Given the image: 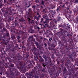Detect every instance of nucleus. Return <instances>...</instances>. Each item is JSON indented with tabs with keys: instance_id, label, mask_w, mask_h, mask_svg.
Segmentation results:
<instances>
[{
	"instance_id": "obj_1",
	"label": "nucleus",
	"mask_w": 78,
	"mask_h": 78,
	"mask_svg": "<svg viewBox=\"0 0 78 78\" xmlns=\"http://www.w3.org/2000/svg\"><path fill=\"white\" fill-rule=\"evenodd\" d=\"M44 18H41L40 21V25H41V28L43 30H46L47 27L48 30H51V28H53L55 27V24L56 25L58 21L56 20H54L53 21H51L50 23L51 27L49 26L48 21L47 20H46L44 21Z\"/></svg>"
},
{
	"instance_id": "obj_2",
	"label": "nucleus",
	"mask_w": 78,
	"mask_h": 78,
	"mask_svg": "<svg viewBox=\"0 0 78 78\" xmlns=\"http://www.w3.org/2000/svg\"><path fill=\"white\" fill-rule=\"evenodd\" d=\"M38 59L39 60L41 64H42V66L41 67V66L40 65H37L36 66V67H34V70H37L38 72H41H41H42L43 75H45V73L46 72L45 69H46V64L45 63V62L44 61V58L41 57V56L38 55Z\"/></svg>"
},
{
	"instance_id": "obj_3",
	"label": "nucleus",
	"mask_w": 78,
	"mask_h": 78,
	"mask_svg": "<svg viewBox=\"0 0 78 78\" xmlns=\"http://www.w3.org/2000/svg\"><path fill=\"white\" fill-rule=\"evenodd\" d=\"M18 62L20 66H21L22 69L23 68V66H25V65H27L29 69H30V68H31V67H33V64L31 62H30L29 64H28L27 62L23 63L20 60L18 59Z\"/></svg>"
},
{
	"instance_id": "obj_4",
	"label": "nucleus",
	"mask_w": 78,
	"mask_h": 78,
	"mask_svg": "<svg viewBox=\"0 0 78 78\" xmlns=\"http://www.w3.org/2000/svg\"><path fill=\"white\" fill-rule=\"evenodd\" d=\"M27 75L28 78H39L36 74V72L34 71L29 73Z\"/></svg>"
},
{
	"instance_id": "obj_5",
	"label": "nucleus",
	"mask_w": 78,
	"mask_h": 78,
	"mask_svg": "<svg viewBox=\"0 0 78 78\" xmlns=\"http://www.w3.org/2000/svg\"><path fill=\"white\" fill-rule=\"evenodd\" d=\"M43 57L47 65L50 66H53V63L51 62L50 58H49L48 59L47 57V55H43Z\"/></svg>"
},
{
	"instance_id": "obj_6",
	"label": "nucleus",
	"mask_w": 78,
	"mask_h": 78,
	"mask_svg": "<svg viewBox=\"0 0 78 78\" xmlns=\"http://www.w3.org/2000/svg\"><path fill=\"white\" fill-rule=\"evenodd\" d=\"M58 27H61L63 30H68L70 28V26L68 24H66V23H62L58 25Z\"/></svg>"
},
{
	"instance_id": "obj_7",
	"label": "nucleus",
	"mask_w": 78,
	"mask_h": 78,
	"mask_svg": "<svg viewBox=\"0 0 78 78\" xmlns=\"http://www.w3.org/2000/svg\"><path fill=\"white\" fill-rule=\"evenodd\" d=\"M34 50L35 52H34V59L35 61H37V60L39 59L38 57V55H37V51H38V49L36 47H34Z\"/></svg>"
},
{
	"instance_id": "obj_8",
	"label": "nucleus",
	"mask_w": 78,
	"mask_h": 78,
	"mask_svg": "<svg viewBox=\"0 0 78 78\" xmlns=\"http://www.w3.org/2000/svg\"><path fill=\"white\" fill-rule=\"evenodd\" d=\"M41 15H40L38 12H37V14L36 16H34V20H36L37 21L39 22V19H41Z\"/></svg>"
},
{
	"instance_id": "obj_9",
	"label": "nucleus",
	"mask_w": 78,
	"mask_h": 78,
	"mask_svg": "<svg viewBox=\"0 0 78 78\" xmlns=\"http://www.w3.org/2000/svg\"><path fill=\"white\" fill-rule=\"evenodd\" d=\"M33 18L32 16L30 17H27V20L28 25H30V24H32V25L34 24V21L33 20H31L30 18Z\"/></svg>"
},
{
	"instance_id": "obj_10",
	"label": "nucleus",
	"mask_w": 78,
	"mask_h": 78,
	"mask_svg": "<svg viewBox=\"0 0 78 78\" xmlns=\"http://www.w3.org/2000/svg\"><path fill=\"white\" fill-rule=\"evenodd\" d=\"M28 14L27 15V17H32L33 16V12L32 11V9L29 8L28 10Z\"/></svg>"
},
{
	"instance_id": "obj_11",
	"label": "nucleus",
	"mask_w": 78,
	"mask_h": 78,
	"mask_svg": "<svg viewBox=\"0 0 78 78\" xmlns=\"http://www.w3.org/2000/svg\"><path fill=\"white\" fill-rule=\"evenodd\" d=\"M8 64L9 65V67H13L14 66V65L13 64H12L11 63H8H8H4L3 64V65L4 66H5V68H6L7 67H9L8 66Z\"/></svg>"
},
{
	"instance_id": "obj_12",
	"label": "nucleus",
	"mask_w": 78,
	"mask_h": 78,
	"mask_svg": "<svg viewBox=\"0 0 78 78\" xmlns=\"http://www.w3.org/2000/svg\"><path fill=\"white\" fill-rule=\"evenodd\" d=\"M34 43L36 45L37 48H38L39 51H41V49L42 48V46L41 45L39 44V43L37 42L34 41Z\"/></svg>"
},
{
	"instance_id": "obj_13",
	"label": "nucleus",
	"mask_w": 78,
	"mask_h": 78,
	"mask_svg": "<svg viewBox=\"0 0 78 78\" xmlns=\"http://www.w3.org/2000/svg\"><path fill=\"white\" fill-rule=\"evenodd\" d=\"M70 47L69 48H68L67 47V46L66 45L65 46V48L66 49V50H69V49L72 50H73V44H72V43H70V44L69 45Z\"/></svg>"
},
{
	"instance_id": "obj_14",
	"label": "nucleus",
	"mask_w": 78,
	"mask_h": 78,
	"mask_svg": "<svg viewBox=\"0 0 78 78\" xmlns=\"http://www.w3.org/2000/svg\"><path fill=\"white\" fill-rule=\"evenodd\" d=\"M67 33V31L66 30H63V32H62L61 33V35L62 36V37H64V38H65L66 37V33Z\"/></svg>"
},
{
	"instance_id": "obj_15",
	"label": "nucleus",
	"mask_w": 78,
	"mask_h": 78,
	"mask_svg": "<svg viewBox=\"0 0 78 78\" xmlns=\"http://www.w3.org/2000/svg\"><path fill=\"white\" fill-rule=\"evenodd\" d=\"M2 10L3 12H5L4 14V16L5 17H6V16L8 15V11H5V7L2 8Z\"/></svg>"
},
{
	"instance_id": "obj_16",
	"label": "nucleus",
	"mask_w": 78,
	"mask_h": 78,
	"mask_svg": "<svg viewBox=\"0 0 78 78\" xmlns=\"http://www.w3.org/2000/svg\"><path fill=\"white\" fill-rule=\"evenodd\" d=\"M41 2L40 4V7L41 9L44 8V6H45L44 5V3H45V1H44L43 0H41Z\"/></svg>"
},
{
	"instance_id": "obj_17",
	"label": "nucleus",
	"mask_w": 78,
	"mask_h": 78,
	"mask_svg": "<svg viewBox=\"0 0 78 78\" xmlns=\"http://www.w3.org/2000/svg\"><path fill=\"white\" fill-rule=\"evenodd\" d=\"M43 17L46 20H48V23H49L50 22V20L48 19V17L47 15L44 14L43 16Z\"/></svg>"
},
{
	"instance_id": "obj_18",
	"label": "nucleus",
	"mask_w": 78,
	"mask_h": 78,
	"mask_svg": "<svg viewBox=\"0 0 78 78\" xmlns=\"http://www.w3.org/2000/svg\"><path fill=\"white\" fill-rule=\"evenodd\" d=\"M6 33H7L6 34H4L3 35V36L2 37L3 39H6V37L9 36V33L8 32V31H6Z\"/></svg>"
},
{
	"instance_id": "obj_19",
	"label": "nucleus",
	"mask_w": 78,
	"mask_h": 78,
	"mask_svg": "<svg viewBox=\"0 0 78 78\" xmlns=\"http://www.w3.org/2000/svg\"><path fill=\"white\" fill-rule=\"evenodd\" d=\"M16 39H17L18 40V42L19 43H20V42H21V40H20V39H21V36H20L19 34L16 35Z\"/></svg>"
},
{
	"instance_id": "obj_20",
	"label": "nucleus",
	"mask_w": 78,
	"mask_h": 78,
	"mask_svg": "<svg viewBox=\"0 0 78 78\" xmlns=\"http://www.w3.org/2000/svg\"><path fill=\"white\" fill-rule=\"evenodd\" d=\"M49 12L51 13V14L53 15L54 16H55L56 14V12H55V10H49Z\"/></svg>"
},
{
	"instance_id": "obj_21",
	"label": "nucleus",
	"mask_w": 78,
	"mask_h": 78,
	"mask_svg": "<svg viewBox=\"0 0 78 78\" xmlns=\"http://www.w3.org/2000/svg\"><path fill=\"white\" fill-rule=\"evenodd\" d=\"M19 20L20 22H21V23H25V20H24L23 17L19 19Z\"/></svg>"
},
{
	"instance_id": "obj_22",
	"label": "nucleus",
	"mask_w": 78,
	"mask_h": 78,
	"mask_svg": "<svg viewBox=\"0 0 78 78\" xmlns=\"http://www.w3.org/2000/svg\"><path fill=\"white\" fill-rule=\"evenodd\" d=\"M67 70H66V67H64L63 69V73L64 75L67 74Z\"/></svg>"
},
{
	"instance_id": "obj_23",
	"label": "nucleus",
	"mask_w": 78,
	"mask_h": 78,
	"mask_svg": "<svg viewBox=\"0 0 78 78\" xmlns=\"http://www.w3.org/2000/svg\"><path fill=\"white\" fill-rule=\"evenodd\" d=\"M29 40L30 41H33V36L31 35L29 37Z\"/></svg>"
},
{
	"instance_id": "obj_24",
	"label": "nucleus",
	"mask_w": 78,
	"mask_h": 78,
	"mask_svg": "<svg viewBox=\"0 0 78 78\" xmlns=\"http://www.w3.org/2000/svg\"><path fill=\"white\" fill-rule=\"evenodd\" d=\"M48 15L50 18H51V19H53L54 18V16H53V15L51 14L50 13H49Z\"/></svg>"
},
{
	"instance_id": "obj_25",
	"label": "nucleus",
	"mask_w": 78,
	"mask_h": 78,
	"mask_svg": "<svg viewBox=\"0 0 78 78\" xmlns=\"http://www.w3.org/2000/svg\"><path fill=\"white\" fill-rule=\"evenodd\" d=\"M6 75L7 76L8 78H12V75H8V73H5Z\"/></svg>"
},
{
	"instance_id": "obj_26",
	"label": "nucleus",
	"mask_w": 78,
	"mask_h": 78,
	"mask_svg": "<svg viewBox=\"0 0 78 78\" xmlns=\"http://www.w3.org/2000/svg\"><path fill=\"white\" fill-rule=\"evenodd\" d=\"M57 20L58 22H60L61 21V16H60V15L59 14L57 17Z\"/></svg>"
},
{
	"instance_id": "obj_27",
	"label": "nucleus",
	"mask_w": 78,
	"mask_h": 78,
	"mask_svg": "<svg viewBox=\"0 0 78 78\" xmlns=\"http://www.w3.org/2000/svg\"><path fill=\"white\" fill-rule=\"evenodd\" d=\"M57 68L56 66L54 65V66H52V69L53 70V71L55 72V70H56V69H57Z\"/></svg>"
},
{
	"instance_id": "obj_28",
	"label": "nucleus",
	"mask_w": 78,
	"mask_h": 78,
	"mask_svg": "<svg viewBox=\"0 0 78 78\" xmlns=\"http://www.w3.org/2000/svg\"><path fill=\"white\" fill-rule=\"evenodd\" d=\"M11 38L12 39H13V40H14V39H15V38H16V37H15V35H14V34H12L11 35Z\"/></svg>"
},
{
	"instance_id": "obj_29",
	"label": "nucleus",
	"mask_w": 78,
	"mask_h": 78,
	"mask_svg": "<svg viewBox=\"0 0 78 78\" xmlns=\"http://www.w3.org/2000/svg\"><path fill=\"white\" fill-rule=\"evenodd\" d=\"M66 18L67 19H70L71 16L69 14H68L66 16Z\"/></svg>"
},
{
	"instance_id": "obj_30",
	"label": "nucleus",
	"mask_w": 78,
	"mask_h": 78,
	"mask_svg": "<svg viewBox=\"0 0 78 78\" xmlns=\"http://www.w3.org/2000/svg\"><path fill=\"white\" fill-rule=\"evenodd\" d=\"M32 8H33V10L34 11L35 9H36V5H32Z\"/></svg>"
},
{
	"instance_id": "obj_31",
	"label": "nucleus",
	"mask_w": 78,
	"mask_h": 78,
	"mask_svg": "<svg viewBox=\"0 0 78 78\" xmlns=\"http://www.w3.org/2000/svg\"><path fill=\"white\" fill-rule=\"evenodd\" d=\"M72 53L73 56H75L76 55V52H75V51L74 50L72 51Z\"/></svg>"
},
{
	"instance_id": "obj_32",
	"label": "nucleus",
	"mask_w": 78,
	"mask_h": 78,
	"mask_svg": "<svg viewBox=\"0 0 78 78\" xmlns=\"http://www.w3.org/2000/svg\"><path fill=\"white\" fill-rule=\"evenodd\" d=\"M6 38H5V39H6L7 41H9V40H11V38H10V36H8L7 37H6Z\"/></svg>"
},
{
	"instance_id": "obj_33",
	"label": "nucleus",
	"mask_w": 78,
	"mask_h": 78,
	"mask_svg": "<svg viewBox=\"0 0 78 78\" xmlns=\"http://www.w3.org/2000/svg\"><path fill=\"white\" fill-rule=\"evenodd\" d=\"M19 28L24 29L25 28V26L23 25H21L20 27H19Z\"/></svg>"
},
{
	"instance_id": "obj_34",
	"label": "nucleus",
	"mask_w": 78,
	"mask_h": 78,
	"mask_svg": "<svg viewBox=\"0 0 78 78\" xmlns=\"http://www.w3.org/2000/svg\"><path fill=\"white\" fill-rule=\"evenodd\" d=\"M35 29L36 30H37L38 31H39V30H40V27H35Z\"/></svg>"
},
{
	"instance_id": "obj_35",
	"label": "nucleus",
	"mask_w": 78,
	"mask_h": 78,
	"mask_svg": "<svg viewBox=\"0 0 78 78\" xmlns=\"http://www.w3.org/2000/svg\"><path fill=\"white\" fill-rule=\"evenodd\" d=\"M51 9H54V8H55V6L53 4H51Z\"/></svg>"
},
{
	"instance_id": "obj_36",
	"label": "nucleus",
	"mask_w": 78,
	"mask_h": 78,
	"mask_svg": "<svg viewBox=\"0 0 78 78\" xmlns=\"http://www.w3.org/2000/svg\"><path fill=\"white\" fill-rule=\"evenodd\" d=\"M41 0H35V2L36 3H40Z\"/></svg>"
},
{
	"instance_id": "obj_37",
	"label": "nucleus",
	"mask_w": 78,
	"mask_h": 78,
	"mask_svg": "<svg viewBox=\"0 0 78 78\" xmlns=\"http://www.w3.org/2000/svg\"><path fill=\"white\" fill-rule=\"evenodd\" d=\"M30 2H31V1H30L29 2V5L28 6H27V8H30V6H31V3L30 4Z\"/></svg>"
},
{
	"instance_id": "obj_38",
	"label": "nucleus",
	"mask_w": 78,
	"mask_h": 78,
	"mask_svg": "<svg viewBox=\"0 0 78 78\" xmlns=\"http://www.w3.org/2000/svg\"><path fill=\"white\" fill-rule=\"evenodd\" d=\"M14 25L15 26V27H18V26H19V24L18 23H15L14 24Z\"/></svg>"
},
{
	"instance_id": "obj_39",
	"label": "nucleus",
	"mask_w": 78,
	"mask_h": 78,
	"mask_svg": "<svg viewBox=\"0 0 78 78\" xmlns=\"http://www.w3.org/2000/svg\"><path fill=\"white\" fill-rule=\"evenodd\" d=\"M66 33H67V36L69 37H70V36H71V37L72 36V34H69V33L68 32Z\"/></svg>"
},
{
	"instance_id": "obj_40",
	"label": "nucleus",
	"mask_w": 78,
	"mask_h": 78,
	"mask_svg": "<svg viewBox=\"0 0 78 78\" xmlns=\"http://www.w3.org/2000/svg\"><path fill=\"white\" fill-rule=\"evenodd\" d=\"M69 64H67V63L65 65V66L66 67H67V69H69Z\"/></svg>"
},
{
	"instance_id": "obj_41",
	"label": "nucleus",
	"mask_w": 78,
	"mask_h": 78,
	"mask_svg": "<svg viewBox=\"0 0 78 78\" xmlns=\"http://www.w3.org/2000/svg\"><path fill=\"white\" fill-rule=\"evenodd\" d=\"M60 62L61 64H64V60H60Z\"/></svg>"
},
{
	"instance_id": "obj_42",
	"label": "nucleus",
	"mask_w": 78,
	"mask_h": 78,
	"mask_svg": "<svg viewBox=\"0 0 78 78\" xmlns=\"http://www.w3.org/2000/svg\"><path fill=\"white\" fill-rule=\"evenodd\" d=\"M64 30H64V29L63 30V29L62 28L60 29V31H61V33H63V31H64Z\"/></svg>"
},
{
	"instance_id": "obj_43",
	"label": "nucleus",
	"mask_w": 78,
	"mask_h": 78,
	"mask_svg": "<svg viewBox=\"0 0 78 78\" xmlns=\"http://www.w3.org/2000/svg\"><path fill=\"white\" fill-rule=\"evenodd\" d=\"M49 39L50 42H51V41H53V38L52 37L49 38Z\"/></svg>"
},
{
	"instance_id": "obj_44",
	"label": "nucleus",
	"mask_w": 78,
	"mask_h": 78,
	"mask_svg": "<svg viewBox=\"0 0 78 78\" xmlns=\"http://www.w3.org/2000/svg\"><path fill=\"white\" fill-rule=\"evenodd\" d=\"M8 49H10L11 48V46L10 45V44H9L8 46L7 47Z\"/></svg>"
},
{
	"instance_id": "obj_45",
	"label": "nucleus",
	"mask_w": 78,
	"mask_h": 78,
	"mask_svg": "<svg viewBox=\"0 0 78 78\" xmlns=\"http://www.w3.org/2000/svg\"><path fill=\"white\" fill-rule=\"evenodd\" d=\"M76 24L78 23V16H77V18H76Z\"/></svg>"
},
{
	"instance_id": "obj_46",
	"label": "nucleus",
	"mask_w": 78,
	"mask_h": 78,
	"mask_svg": "<svg viewBox=\"0 0 78 78\" xmlns=\"http://www.w3.org/2000/svg\"><path fill=\"white\" fill-rule=\"evenodd\" d=\"M3 6V4H2V2L0 1V8H1Z\"/></svg>"
},
{
	"instance_id": "obj_47",
	"label": "nucleus",
	"mask_w": 78,
	"mask_h": 78,
	"mask_svg": "<svg viewBox=\"0 0 78 78\" xmlns=\"http://www.w3.org/2000/svg\"><path fill=\"white\" fill-rule=\"evenodd\" d=\"M61 8H65L66 7V6H65V5H61Z\"/></svg>"
},
{
	"instance_id": "obj_48",
	"label": "nucleus",
	"mask_w": 78,
	"mask_h": 78,
	"mask_svg": "<svg viewBox=\"0 0 78 78\" xmlns=\"http://www.w3.org/2000/svg\"><path fill=\"white\" fill-rule=\"evenodd\" d=\"M49 35H50V34L49 33H47L46 34V36L47 37H48L49 36Z\"/></svg>"
},
{
	"instance_id": "obj_49",
	"label": "nucleus",
	"mask_w": 78,
	"mask_h": 78,
	"mask_svg": "<svg viewBox=\"0 0 78 78\" xmlns=\"http://www.w3.org/2000/svg\"><path fill=\"white\" fill-rule=\"evenodd\" d=\"M5 3H8V1L6 0H4Z\"/></svg>"
},
{
	"instance_id": "obj_50",
	"label": "nucleus",
	"mask_w": 78,
	"mask_h": 78,
	"mask_svg": "<svg viewBox=\"0 0 78 78\" xmlns=\"http://www.w3.org/2000/svg\"><path fill=\"white\" fill-rule=\"evenodd\" d=\"M67 10H70V6H68L67 7Z\"/></svg>"
},
{
	"instance_id": "obj_51",
	"label": "nucleus",
	"mask_w": 78,
	"mask_h": 78,
	"mask_svg": "<svg viewBox=\"0 0 78 78\" xmlns=\"http://www.w3.org/2000/svg\"><path fill=\"white\" fill-rule=\"evenodd\" d=\"M60 67H63V66H64V63H62L60 65Z\"/></svg>"
},
{
	"instance_id": "obj_52",
	"label": "nucleus",
	"mask_w": 78,
	"mask_h": 78,
	"mask_svg": "<svg viewBox=\"0 0 78 78\" xmlns=\"http://www.w3.org/2000/svg\"><path fill=\"white\" fill-rule=\"evenodd\" d=\"M31 62H32V63H33L35 65V62H34V61L33 60H32L31 61Z\"/></svg>"
},
{
	"instance_id": "obj_53",
	"label": "nucleus",
	"mask_w": 78,
	"mask_h": 78,
	"mask_svg": "<svg viewBox=\"0 0 78 78\" xmlns=\"http://www.w3.org/2000/svg\"><path fill=\"white\" fill-rule=\"evenodd\" d=\"M3 30L4 31H8V30H6V29H5V28H3Z\"/></svg>"
},
{
	"instance_id": "obj_54",
	"label": "nucleus",
	"mask_w": 78,
	"mask_h": 78,
	"mask_svg": "<svg viewBox=\"0 0 78 78\" xmlns=\"http://www.w3.org/2000/svg\"><path fill=\"white\" fill-rule=\"evenodd\" d=\"M59 74L58 73H56L55 74V76H58V75Z\"/></svg>"
},
{
	"instance_id": "obj_55",
	"label": "nucleus",
	"mask_w": 78,
	"mask_h": 78,
	"mask_svg": "<svg viewBox=\"0 0 78 78\" xmlns=\"http://www.w3.org/2000/svg\"><path fill=\"white\" fill-rule=\"evenodd\" d=\"M39 43H40V44H41L42 43V40H40L39 39Z\"/></svg>"
},
{
	"instance_id": "obj_56",
	"label": "nucleus",
	"mask_w": 78,
	"mask_h": 78,
	"mask_svg": "<svg viewBox=\"0 0 78 78\" xmlns=\"http://www.w3.org/2000/svg\"><path fill=\"white\" fill-rule=\"evenodd\" d=\"M4 44H5V45H8V42H4Z\"/></svg>"
},
{
	"instance_id": "obj_57",
	"label": "nucleus",
	"mask_w": 78,
	"mask_h": 78,
	"mask_svg": "<svg viewBox=\"0 0 78 78\" xmlns=\"http://www.w3.org/2000/svg\"><path fill=\"white\" fill-rule=\"evenodd\" d=\"M26 58H28V56H29V55H28V54H26Z\"/></svg>"
},
{
	"instance_id": "obj_58",
	"label": "nucleus",
	"mask_w": 78,
	"mask_h": 78,
	"mask_svg": "<svg viewBox=\"0 0 78 78\" xmlns=\"http://www.w3.org/2000/svg\"><path fill=\"white\" fill-rule=\"evenodd\" d=\"M21 32L22 33V34H25V32H23V31H21Z\"/></svg>"
},
{
	"instance_id": "obj_59",
	"label": "nucleus",
	"mask_w": 78,
	"mask_h": 78,
	"mask_svg": "<svg viewBox=\"0 0 78 78\" xmlns=\"http://www.w3.org/2000/svg\"><path fill=\"white\" fill-rule=\"evenodd\" d=\"M59 9L58 7H57V9H56V11L57 12H59Z\"/></svg>"
},
{
	"instance_id": "obj_60",
	"label": "nucleus",
	"mask_w": 78,
	"mask_h": 78,
	"mask_svg": "<svg viewBox=\"0 0 78 78\" xmlns=\"http://www.w3.org/2000/svg\"><path fill=\"white\" fill-rule=\"evenodd\" d=\"M78 0H76L74 2V3H78Z\"/></svg>"
},
{
	"instance_id": "obj_61",
	"label": "nucleus",
	"mask_w": 78,
	"mask_h": 78,
	"mask_svg": "<svg viewBox=\"0 0 78 78\" xmlns=\"http://www.w3.org/2000/svg\"><path fill=\"white\" fill-rule=\"evenodd\" d=\"M16 48H19V45L18 44H16Z\"/></svg>"
},
{
	"instance_id": "obj_62",
	"label": "nucleus",
	"mask_w": 78,
	"mask_h": 78,
	"mask_svg": "<svg viewBox=\"0 0 78 78\" xmlns=\"http://www.w3.org/2000/svg\"><path fill=\"white\" fill-rule=\"evenodd\" d=\"M70 61L71 62L73 61V58H71Z\"/></svg>"
},
{
	"instance_id": "obj_63",
	"label": "nucleus",
	"mask_w": 78,
	"mask_h": 78,
	"mask_svg": "<svg viewBox=\"0 0 78 78\" xmlns=\"http://www.w3.org/2000/svg\"><path fill=\"white\" fill-rule=\"evenodd\" d=\"M57 62L58 65H59V61H57Z\"/></svg>"
},
{
	"instance_id": "obj_64",
	"label": "nucleus",
	"mask_w": 78,
	"mask_h": 78,
	"mask_svg": "<svg viewBox=\"0 0 78 78\" xmlns=\"http://www.w3.org/2000/svg\"><path fill=\"white\" fill-rule=\"evenodd\" d=\"M6 40V39H5L4 38H3V39L2 40V41L3 42H5V40Z\"/></svg>"
}]
</instances>
